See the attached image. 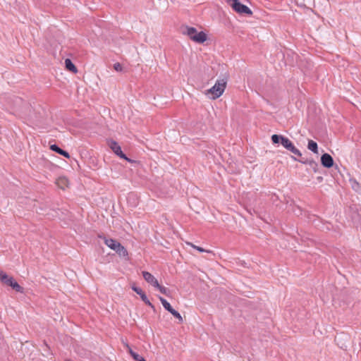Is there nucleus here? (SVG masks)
<instances>
[{"label": "nucleus", "mask_w": 361, "mask_h": 361, "mask_svg": "<svg viewBox=\"0 0 361 361\" xmlns=\"http://www.w3.org/2000/svg\"><path fill=\"white\" fill-rule=\"evenodd\" d=\"M188 245H190V246H192L193 248L196 249L197 250H198L199 252H207L206 250H204V248L201 247H199V246H196L195 245H193L192 243H188ZM209 251H207L208 252Z\"/></svg>", "instance_id": "obj_23"}, {"label": "nucleus", "mask_w": 361, "mask_h": 361, "mask_svg": "<svg viewBox=\"0 0 361 361\" xmlns=\"http://www.w3.org/2000/svg\"><path fill=\"white\" fill-rule=\"evenodd\" d=\"M109 147L112 149V151L120 158L127 160L129 162H131L132 160L128 159L126 154L122 152L120 145L114 140H110L108 141Z\"/></svg>", "instance_id": "obj_6"}, {"label": "nucleus", "mask_w": 361, "mask_h": 361, "mask_svg": "<svg viewBox=\"0 0 361 361\" xmlns=\"http://www.w3.org/2000/svg\"><path fill=\"white\" fill-rule=\"evenodd\" d=\"M130 355L135 361H146L143 357L140 356L135 352H130Z\"/></svg>", "instance_id": "obj_20"}, {"label": "nucleus", "mask_w": 361, "mask_h": 361, "mask_svg": "<svg viewBox=\"0 0 361 361\" xmlns=\"http://www.w3.org/2000/svg\"><path fill=\"white\" fill-rule=\"evenodd\" d=\"M65 65L67 70L73 72V73H77L78 70L75 66L73 63L71 59H66L65 60Z\"/></svg>", "instance_id": "obj_11"}, {"label": "nucleus", "mask_w": 361, "mask_h": 361, "mask_svg": "<svg viewBox=\"0 0 361 361\" xmlns=\"http://www.w3.org/2000/svg\"><path fill=\"white\" fill-rule=\"evenodd\" d=\"M301 163H303V164H309L310 166H314V167H317V164L313 161V160H311L310 161H303V160H298Z\"/></svg>", "instance_id": "obj_24"}, {"label": "nucleus", "mask_w": 361, "mask_h": 361, "mask_svg": "<svg viewBox=\"0 0 361 361\" xmlns=\"http://www.w3.org/2000/svg\"><path fill=\"white\" fill-rule=\"evenodd\" d=\"M182 32L188 35L191 40L199 44L204 43L207 39V35L203 31L198 32L193 27L183 26Z\"/></svg>", "instance_id": "obj_2"}, {"label": "nucleus", "mask_w": 361, "mask_h": 361, "mask_svg": "<svg viewBox=\"0 0 361 361\" xmlns=\"http://www.w3.org/2000/svg\"><path fill=\"white\" fill-rule=\"evenodd\" d=\"M288 151L291 152L293 154L297 155V156H299V157H301L302 156V154L301 152H300V150L298 149H297L294 145H293L289 149H288Z\"/></svg>", "instance_id": "obj_21"}, {"label": "nucleus", "mask_w": 361, "mask_h": 361, "mask_svg": "<svg viewBox=\"0 0 361 361\" xmlns=\"http://www.w3.org/2000/svg\"><path fill=\"white\" fill-rule=\"evenodd\" d=\"M124 346L126 347V350H128V352L130 354V352H134L131 348L130 347V345L128 344V343H124Z\"/></svg>", "instance_id": "obj_27"}, {"label": "nucleus", "mask_w": 361, "mask_h": 361, "mask_svg": "<svg viewBox=\"0 0 361 361\" xmlns=\"http://www.w3.org/2000/svg\"><path fill=\"white\" fill-rule=\"evenodd\" d=\"M104 243L109 247L114 250L116 247L115 246H116V243H118V242L116 241V240H114L111 238H109V239L105 238Z\"/></svg>", "instance_id": "obj_14"}, {"label": "nucleus", "mask_w": 361, "mask_h": 361, "mask_svg": "<svg viewBox=\"0 0 361 361\" xmlns=\"http://www.w3.org/2000/svg\"><path fill=\"white\" fill-rule=\"evenodd\" d=\"M132 289L137 293L138 294L142 300L147 305H148L149 307H150L152 309H153L154 310H155V307L154 305H152L151 303V302L148 300L146 294L145 293V292L140 288H138L135 286H132Z\"/></svg>", "instance_id": "obj_7"}, {"label": "nucleus", "mask_w": 361, "mask_h": 361, "mask_svg": "<svg viewBox=\"0 0 361 361\" xmlns=\"http://www.w3.org/2000/svg\"><path fill=\"white\" fill-rule=\"evenodd\" d=\"M14 114L22 118L29 117L31 111V106L29 103L24 101L22 98L16 97L13 99Z\"/></svg>", "instance_id": "obj_1"}, {"label": "nucleus", "mask_w": 361, "mask_h": 361, "mask_svg": "<svg viewBox=\"0 0 361 361\" xmlns=\"http://www.w3.org/2000/svg\"><path fill=\"white\" fill-rule=\"evenodd\" d=\"M50 149H51L52 151H54V152H56V153H58V154H61V155L63 156L64 157H66V158H69V157H70V155H69V154H68V152H66V151H65V150H63V149H61V148H60L58 145H51L50 146Z\"/></svg>", "instance_id": "obj_10"}, {"label": "nucleus", "mask_w": 361, "mask_h": 361, "mask_svg": "<svg viewBox=\"0 0 361 361\" xmlns=\"http://www.w3.org/2000/svg\"><path fill=\"white\" fill-rule=\"evenodd\" d=\"M156 288H157L164 295L167 296L169 295L170 290L167 288L161 286L159 283L158 286H156Z\"/></svg>", "instance_id": "obj_17"}, {"label": "nucleus", "mask_w": 361, "mask_h": 361, "mask_svg": "<svg viewBox=\"0 0 361 361\" xmlns=\"http://www.w3.org/2000/svg\"><path fill=\"white\" fill-rule=\"evenodd\" d=\"M18 293H23V288L21 287L16 281H14L11 286Z\"/></svg>", "instance_id": "obj_18"}, {"label": "nucleus", "mask_w": 361, "mask_h": 361, "mask_svg": "<svg viewBox=\"0 0 361 361\" xmlns=\"http://www.w3.org/2000/svg\"><path fill=\"white\" fill-rule=\"evenodd\" d=\"M114 68L117 72H121L123 71L122 65L120 63H116L114 64Z\"/></svg>", "instance_id": "obj_22"}, {"label": "nucleus", "mask_w": 361, "mask_h": 361, "mask_svg": "<svg viewBox=\"0 0 361 361\" xmlns=\"http://www.w3.org/2000/svg\"><path fill=\"white\" fill-rule=\"evenodd\" d=\"M8 278V276L6 273H4V272H3V271L0 272V280H1L4 283V282L6 281V279H7Z\"/></svg>", "instance_id": "obj_25"}, {"label": "nucleus", "mask_w": 361, "mask_h": 361, "mask_svg": "<svg viewBox=\"0 0 361 361\" xmlns=\"http://www.w3.org/2000/svg\"><path fill=\"white\" fill-rule=\"evenodd\" d=\"M159 300L161 301L162 305L164 306V307L168 312H170L171 310H173V308L171 306L170 303L166 299H164L162 297H159Z\"/></svg>", "instance_id": "obj_13"}, {"label": "nucleus", "mask_w": 361, "mask_h": 361, "mask_svg": "<svg viewBox=\"0 0 361 361\" xmlns=\"http://www.w3.org/2000/svg\"><path fill=\"white\" fill-rule=\"evenodd\" d=\"M271 141L274 144H281L287 150L293 145L288 137L276 134L271 136Z\"/></svg>", "instance_id": "obj_5"}, {"label": "nucleus", "mask_w": 361, "mask_h": 361, "mask_svg": "<svg viewBox=\"0 0 361 361\" xmlns=\"http://www.w3.org/2000/svg\"><path fill=\"white\" fill-rule=\"evenodd\" d=\"M122 245L120 243H116V246H115V249H114V251L116 252V250H118L120 249L119 247H121Z\"/></svg>", "instance_id": "obj_28"}, {"label": "nucleus", "mask_w": 361, "mask_h": 361, "mask_svg": "<svg viewBox=\"0 0 361 361\" xmlns=\"http://www.w3.org/2000/svg\"><path fill=\"white\" fill-rule=\"evenodd\" d=\"M119 247H120V249L118 250H116V253L121 257H127L128 256L127 250L123 245Z\"/></svg>", "instance_id": "obj_16"}, {"label": "nucleus", "mask_w": 361, "mask_h": 361, "mask_svg": "<svg viewBox=\"0 0 361 361\" xmlns=\"http://www.w3.org/2000/svg\"><path fill=\"white\" fill-rule=\"evenodd\" d=\"M226 83L227 80L225 78L217 80L214 85L207 90V94H212L214 99L219 98L224 93Z\"/></svg>", "instance_id": "obj_3"}, {"label": "nucleus", "mask_w": 361, "mask_h": 361, "mask_svg": "<svg viewBox=\"0 0 361 361\" xmlns=\"http://www.w3.org/2000/svg\"><path fill=\"white\" fill-rule=\"evenodd\" d=\"M66 361H73V360H72L71 359H67V360H66Z\"/></svg>", "instance_id": "obj_29"}, {"label": "nucleus", "mask_w": 361, "mask_h": 361, "mask_svg": "<svg viewBox=\"0 0 361 361\" xmlns=\"http://www.w3.org/2000/svg\"><path fill=\"white\" fill-rule=\"evenodd\" d=\"M170 313L173 316L175 317L176 319H178V322L179 323H182L183 322V317H181V315L180 314V313L178 312H177L176 310L173 309V310H171L170 312Z\"/></svg>", "instance_id": "obj_19"}, {"label": "nucleus", "mask_w": 361, "mask_h": 361, "mask_svg": "<svg viewBox=\"0 0 361 361\" xmlns=\"http://www.w3.org/2000/svg\"><path fill=\"white\" fill-rule=\"evenodd\" d=\"M308 149L311 150L312 152L317 154L318 153V145L317 143L313 140H309L307 145Z\"/></svg>", "instance_id": "obj_12"}, {"label": "nucleus", "mask_w": 361, "mask_h": 361, "mask_svg": "<svg viewBox=\"0 0 361 361\" xmlns=\"http://www.w3.org/2000/svg\"><path fill=\"white\" fill-rule=\"evenodd\" d=\"M142 276L148 283H149L154 288L159 286V282L157 279L149 272L146 271H142Z\"/></svg>", "instance_id": "obj_9"}, {"label": "nucleus", "mask_w": 361, "mask_h": 361, "mask_svg": "<svg viewBox=\"0 0 361 361\" xmlns=\"http://www.w3.org/2000/svg\"><path fill=\"white\" fill-rule=\"evenodd\" d=\"M225 1L237 13L251 16L252 11L247 6L241 4L239 0H225Z\"/></svg>", "instance_id": "obj_4"}, {"label": "nucleus", "mask_w": 361, "mask_h": 361, "mask_svg": "<svg viewBox=\"0 0 361 361\" xmlns=\"http://www.w3.org/2000/svg\"><path fill=\"white\" fill-rule=\"evenodd\" d=\"M15 280L12 277H8L4 282L5 284L11 286Z\"/></svg>", "instance_id": "obj_26"}, {"label": "nucleus", "mask_w": 361, "mask_h": 361, "mask_svg": "<svg viewBox=\"0 0 361 361\" xmlns=\"http://www.w3.org/2000/svg\"><path fill=\"white\" fill-rule=\"evenodd\" d=\"M321 163L324 167L329 169L334 166V162L330 154L324 153L321 157Z\"/></svg>", "instance_id": "obj_8"}, {"label": "nucleus", "mask_w": 361, "mask_h": 361, "mask_svg": "<svg viewBox=\"0 0 361 361\" xmlns=\"http://www.w3.org/2000/svg\"><path fill=\"white\" fill-rule=\"evenodd\" d=\"M56 184L59 188L64 189L68 185V180L66 178H59L56 180Z\"/></svg>", "instance_id": "obj_15"}]
</instances>
